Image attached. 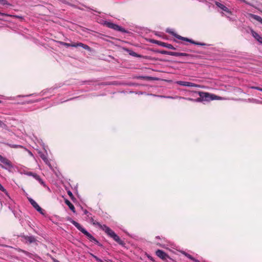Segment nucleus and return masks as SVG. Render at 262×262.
I'll use <instances>...</instances> for the list:
<instances>
[{
	"label": "nucleus",
	"mask_w": 262,
	"mask_h": 262,
	"mask_svg": "<svg viewBox=\"0 0 262 262\" xmlns=\"http://www.w3.org/2000/svg\"><path fill=\"white\" fill-rule=\"evenodd\" d=\"M196 93L199 94V96L202 97L203 101H209L212 100L221 99L219 96L210 94L207 92H197Z\"/></svg>",
	"instance_id": "f257e3e1"
},
{
	"label": "nucleus",
	"mask_w": 262,
	"mask_h": 262,
	"mask_svg": "<svg viewBox=\"0 0 262 262\" xmlns=\"http://www.w3.org/2000/svg\"><path fill=\"white\" fill-rule=\"evenodd\" d=\"M59 43L61 45H63L66 47H81L83 49L90 51L91 48L89 46H88L86 45L83 44L81 42H78V43H69L62 41H59Z\"/></svg>",
	"instance_id": "f03ea898"
},
{
	"label": "nucleus",
	"mask_w": 262,
	"mask_h": 262,
	"mask_svg": "<svg viewBox=\"0 0 262 262\" xmlns=\"http://www.w3.org/2000/svg\"><path fill=\"white\" fill-rule=\"evenodd\" d=\"M167 32L170 33L171 34H172V35L176 37H177V38L179 39H181V40H184V41H188L192 44H194V45H200V46H204L205 44L204 43H201V42H195L194 41L191 40V39H188L187 38H186V37H182L180 35H177V34L174 33L173 31H169V30H167Z\"/></svg>",
	"instance_id": "7ed1b4c3"
},
{
	"label": "nucleus",
	"mask_w": 262,
	"mask_h": 262,
	"mask_svg": "<svg viewBox=\"0 0 262 262\" xmlns=\"http://www.w3.org/2000/svg\"><path fill=\"white\" fill-rule=\"evenodd\" d=\"M71 223L73 224L79 231L83 233L86 237L90 239L92 236L85 229H84L79 223L74 220H71Z\"/></svg>",
	"instance_id": "20e7f679"
},
{
	"label": "nucleus",
	"mask_w": 262,
	"mask_h": 262,
	"mask_svg": "<svg viewBox=\"0 0 262 262\" xmlns=\"http://www.w3.org/2000/svg\"><path fill=\"white\" fill-rule=\"evenodd\" d=\"M107 27L113 29L115 30H117L120 32H125V30L120 26L110 22H107L106 24Z\"/></svg>",
	"instance_id": "39448f33"
},
{
	"label": "nucleus",
	"mask_w": 262,
	"mask_h": 262,
	"mask_svg": "<svg viewBox=\"0 0 262 262\" xmlns=\"http://www.w3.org/2000/svg\"><path fill=\"white\" fill-rule=\"evenodd\" d=\"M98 226L100 227L107 235H108L111 237H112L113 236L116 234L112 229H111L105 225H102L100 224V226Z\"/></svg>",
	"instance_id": "423d86ee"
},
{
	"label": "nucleus",
	"mask_w": 262,
	"mask_h": 262,
	"mask_svg": "<svg viewBox=\"0 0 262 262\" xmlns=\"http://www.w3.org/2000/svg\"><path fill=\"white\" fill-rule=\"evenodd\" d=\"M84 213L86 215L87 219L86 220L89 221L90 222H91L93 225H96L98 226H100V224L96 221H95L92 216L91 213H90L89 211H88L86 210H84L83 211Z\"/></svg>",
	"instance_id": "0eeeda50"
},
{
	"label": "nucleus",
	"mask_w": 262,
	"mask_h": 262,
	"mask_svg": "<svg viewBox=\"0 0 262 262\" xmlns=\"http://www.w3.org/2000/svg\"><path fill=\"white\" fill-rule=\"evenodd\" d=\"M178 83L181 85L189 86V87H196V88H200L201 86L200 85L191 83L187 81H180L178 82Z\"/></svg>",
	"instance_id": "6e6552de"
},
{
	"label": "nucleus",
	"mask_w": 262,
	"mask_h": 262,
	"mask_svg": "<svg viewBox=\"0 0 262 262\" xmlns=\"http://www.w3.org/2000/svg\"><path fill=\"white\" fill-rule=\"evenodd\" d=\"M31 204L41 214H43L42 209L37 204V203L32 199H29Z\"/></svg>",
	"instance_id": "1a4fd4ad"
},
{
	"label": "nucleus",
	"mask_w": 262,
	"mask_h": 262,
	"mask_svg": "<svg viewBox=\"0 0 262 262\" xmlns=\"http://www.w3.org/2000/svg\"><path fill=\"white\" fill-rule=\"evenodd\" d=\"M156 255L163 260H165L169 257L166 253L161 250H158L156 251Z\"/></svg>",
	"instance_id": "9d476101"
},
{
	"label": "nucleus",
	"mask_w": 262,
	"mask_h": 262,
	"mask_svg": "<svg viewBox=\"0 0 262 262\" xmlns=\"http://www.w3.org/2000/svg\"><path fill=\"white\" fill-rule=\"evenodd\" d=\"M26 174L28 176H30L31 177H33L36 180H37L38 182H39L41 184L43 183V182L42 181L41 179L36 173H33L32 172H27Z\"/></svg>",
	"instance_id": "9b49d317"
},
{
	"label": "nucleus",
	"mask_w": 262,
	"mask_h": 262,
	"mask_svg": "<svg viewBox=\"0 0 262 262\" xmlns=\"http://www.w3.org/2000/svg\"><path fill=\"white\" fill-rule=\"evenodd\" d=\"M157 43L162 46V47H165V48H167L168 49H172V50H175L176 48H174L173 47L172 45H171V44H169V43H165V42H161V41H157Z\"/></svg>",
	"instance_id": "f8f14e48"
},
{
	"label": "nucleus",
	"mask_w": 262,
	"mask_h": 262,
	"mask_svg": "<svg viewBox=\"0 0 262 262\" xmlns=\"http://www.w3.org/2000/svg\"><path fill=\"white\" fill-rule=\"evenodd\" d=\"M0 161L4 164L5 165L8 166V167H11L12 165L11 162L7 159L6 158L3 157L0 155Z\"/></svg>",
	"instance_id": "ddd939ff"
},
{
	"label": "nucleus",
	"mask_w": 262,
	"mask_h": 262,
	"mask_svg": "<svg viewBox=\"0 0 262 262\" xmlns=\"http://www.w3.org/2000/svg\"><path fill=\"white\" fill-rule=\"evenodd\" d=\"M215 4L218 7L221 8L223 11H224L228 13H231V11L229 10V9L227 7H226L225 6H224L223 4H222L219 2H216Z\"/></svg>",
	"instance_id": "4468645a"
},
{
	"label": "nucleus",
	"mask_w": 262,
	"mask_h": 262,
	"mask_svg": "<svg viewBox=\"0 0 262 262\" xmlns=\"http://www.w3.org/2000/svg\"><path fill=\"white\" fill-rule=\"evenodd\" d=\"M252 35L259 42L262 44V37H261L258 33L253 30L251 31Z\"/></svg>",
	"instance_id": "2eb2a0df"
},
{
	"label": "nucleus",
	"mask_w": 262,
	"mask_h": 262,
	"mask_svg": "<svg viewBox=\"0 0 262 262\" xmlns=\"http://www.w3.org/2000/svg\"><path fill=\"white\" fill-rule=\"evenodd\" d=\"M249 16L262 24V18L260 16L251 13H249Z\"/></svg>",
	"instance_id": "dca6fc26"
},
{
	"label": "nucleus",
	"mask_w": 262,
	"mask_h": 262,
	"mask_svg": "<svg viewBox=\"0 0 262 262\" xmlns=\"http://www.w3.org/2000/svg\"><path fill=\"white\" fill-rule=\"evenodd\" d=\"M164 54H166L167 55L173 56H180L181 53L179 52H168V51H164L163 52Z\"/></svg>",
	"instance_id": "f3484780"
},
{
	"label": "nucleus",
	"mask_w": 262,
	"mask_h": 262,
	"mask_svg": "<svg viewBox=\"0 0 262 262\" xmlns=\"http://www.w3.org/2000/svg\"><path fill=\"white\" fill-rule=\"evenodd\" d=\"M25 239L27 242H29V243H32L36 241L35 238L32 236H27L25 237Z\"/></svg>",
	"instance_id": "a211bd4d"
},
{
	"label": "nucleus",
	"mask_w": 262,
	"mask_h": 262,
	"mask_svg": "<svg viewBox=\"0 0 262 262\" xmlns=\"http://www.w3.org/2000/svg\"><path fill=\"white\" fill-rule=\"evenodd\" d=\"M65 203L69 207L70 209L74 212H75L74 205L68 200H66Z\"/></svg>",
	"instance_id": "6ab92c4d"
},
{
	"label": "nucleus",
	"mask_w": 262,
	"mask_h": 262,
	"mask_svg": "<svg viewBox=\"0 0 262 262\" xmlns=\"http://www.w3.org/2000/svg\"><path fill=\"white\" fill-rule=\"evenodd\" d=\"M112 238H113L116 242H117L120 245L123 244V242L120 239V237L116 234L114 235V236H113Z\"/></svg>",
	"instance_id": "aec40b11"
},
{
	"label": "nucleus",
	"mask_w": 262,
	"mask_h": 262,
	"mask_svg": "<svg viewBox=\"0 0 262 262\" xmlns=\"http://www.w3.org/2000/svg\"><path fill=\"white\" fill-rule=\"evenodd\" d=\"M183 254L186 256V257H187L188 258L194 261L195 262H199V260H198L197 259H195L194 258H193L191 255L185 252H183Z\"/></svg>",
	"instance_id": "412c9836"
},
{
	"label": "nucleus",
	"mask_w": 262,
	"mask_h": 262,
	"mask_svg": "<svg viewBox=\"0 0 262 262\" xmlns=\"http://www.w3.org/2000/svg\"><path fill=\"white\" fill-rule=\"evenodd\" d=\"M0 127L5 129L7 127L6 124L1 120H0Z\"/></svg>",
	"instance_id": "4be33fe9"
},
{
	"label": "nucleus",
	"mask_w": 262,
	"mask_h": 262,
	"mask_svg": "<svg viewBox=\"0 0 262 262\" xmlns=\"http://www.w3.org/2000/svg\"><path fill=\"white\" fill-rule=\"evenodd\" d=\"M91 255L94 257L98 262H103L101 259L95 256V255L91 253Z\"/></svg>",
	"instance_id": "5701e85b"
},
{
	"label": "nucleus",
	"mask_w": 262,
	"mask_h": 262,
	"mask_svg": "<svg viewBox=\"0 0 262 262\" xmlns=\"http://www.w3.org/2000/svg\"><path fill=\"white\" fill-rule=\"evenodd\" d=\"M89 239L91 242H95L96 244H98L99 243L98 241L93 236H92Z\"/></svg>",
	"instance_id": "b1692460"
},
{
	"label": "nucleus",
	"mask_w": 262,
	"mask_h": 262,
	"mask_svg": "<svg viewBox=\"0 0 262 262\" xmlns=\"http://www.w3.org/2000/svg\"><path fill=\"white\" fill-rule=\"evenodd\" d=\"M189 100H191V101H194V100H193L192 99H191V98H189ZM195 101H196V102H202V101H203V99H202V97H200V96L199 98H198L196 100H195Z\"/></svg>",
	"instance_id": "393cba45"
},
{
	"label": "nucleus",
	"mask_w": 262,
	"mask_h": 262,
	"mask_svg": "<svg viewBox=\"0 0 262 262\" xmlns=\"http://www.w3.org/2000/svg\"><path fill=\"white\" fill-rule=\"evenodd\" d=\"M251 88L252 89L257 90L258 91H260L262 92V88H259V87H257V86H251Z\"/></svg>",
	"instance_id": "a878e982"
},
{
	"label": "nucleus",
	"mask_w": 262,
	"mask_h": 262,
	"mask_svg": "<svg viewBox=\"0 0 262 262\" xmlns=\"http://www.w3.org/2000/svg\"><path fill=\"white\" fill-rule=\"evenodd\" d=\"M180 55H181L180 56H191L190 55L185 53H181Z\"/></svg>",
	"instance_id": "bb28decb"
},
{
	"label": "nucleus",
	"mask_w": 262,
	"mask_h": 262,
	"mask_svg": "<svg viewBox=\"0 0 262 262\" xmlns=\"http://www.w3.org/2000/svg\"><path fill=\"white\" fill-rule=\"evenodd\" d=\"M68 194L71 197V198H73V195L71 191H68Z\"/></svg>",
	"instance_id": "cd10ccee"
},
{
	"label": "nucleus",
	"mask_w": 262,
	"mask_h": 262,
	"mask_svg": "<svg viewBox=\"0 0 262 262\" xmlns=\"http://www.w3.org/2000/svg\"><path fill=\"white\" fill-rule=\"evenodd\" d=\"M0 190H1L2 191H5V188H4V187L1 184H0Z\"/></svg>",
	"instance_id": "c85d7f7f"
},
{
	"label": "nucleus",
	"mask_w": 262,
	"mask_h": 262,
	"mask_svg": "<svg viewBox=\"0 0 262 262\" xmlns=\"http://www.w3.org/2000/svg\"><path fill=\"white\" fill-rule=\"evenodd\" d=\"M0 190H1L2 191H5V188H4V187L1 184H0Z\"/></svg>",
	"instance_id": "c756f323"
},
{
	"label": "nucleus",
	"mask_w": 262,
	"mask_h": 262,
	"mask_svg": "<svg viewBox=\"0 0 262 262\" xmlns=\"http://www.w3.org/2000/svg\"><path fill=\"white\" fill-rule=\"evenodd\" d=\"M4 2V0H0V2Z\"/></svg>",
	"instance_id": "7c9ffc66"
},
{
	"label": "nucleus",
	"mask_w": 262,
	"mask_h": 262,
	"mask_svg": "<svg viewBox=\"0 0 262 262\" xmlns=\"http://www.w3.org/2000/svg\"><path fill=\"white\" fill-rule=\"evenodd\" d=\"M1 102V101L0 100V103Z\"/></svg>",
	"instance_id": "2f4dec72"
},
{
	"label": "nucleus",
	"mask_w": 262,
	"mask_h": 262,
	"mask_svg": "<svg viewBox=\"0 0 262 262\" xmlns=\"http://www.w3.org/2000/svg\"><path fill=\"white\" fill-rule=\"evenodd\" d=\"M261 12H262V11H261Z\"/></svg>",
	"instance_id": "473e14b6"
}]
</instances>
